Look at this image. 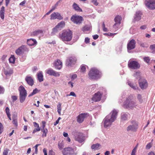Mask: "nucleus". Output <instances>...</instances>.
<instances>
[{"label": "nucleus", "mask_w": 155, "mask_h": 155, "mask_svg": "<svg viewBox=\"0 0 155 155\" xmlns=\"http://www.w3.org/2000/svg\"><path fill=\"white\" fill-rule=\"evenodd\" d=\"M72 32L70 30H64L60 33L59 37L63 41H69L72 38Z\"/></svg>", "instance_id": "obj_1"}, {"label": "nucleus", "mask_w": 155, "mask_h": 155, "mask_svg": "<svg viewBox=\"0 0 155 155\" xmlns=\"http://www.w3.org/2000/svg\"><path fill=\"white\" fill-rule=\"evenodd\" d=\"M136 102L134 100L132 96L127 98L124 103V106L126 108L133 109L137 106Z\"/></svg>", "instance_id": "obj_2"}, {"label": "nucleus", "mask_w": 155, "mask_h": 155, "mask_svg": "<svg viewBox=\"0 0 155 155\" xmlns=\"http://www.w3.org/2000/svg\"><path fill=\"white\" fill-rule=\"evenodd\" d=\"M19 91V99L20 102L23 103L25 100L27 96V91L22 86H21L18 88Z\"/></svg>", "instance_id": "obj_3"}, {"label": "nucleus", "mask_w": 155, "mask_h": 155, "mask_svg": "<svg viewBox=\"0 0 155 155\" xmlns=\"http://www.w3.org/2000/svg\"><path fill=\"white\" fill-rule=\"evenodd\" d=\"M99 71L95 68H92L90 71L88 75L90 78L96 79L99 77Z\"/></svg>", "instance_id": "obj_4"}, {"label": "nucleus", "mask_w": 155, "mask_h": 155, "mask_svg": "<svg viewBox=\"0 0 155 155\" xmlns=\"http://www.w3.org/2000/svg\"><path fill=\"white\" fill-rule=\"evenodd\" d=\"M117 113V111L116 110L114 109L105 117L113 122L116 119Z\"/></svg>", "instance_id": "obj_5"}, {"label": "nucleus", "mask_w": 155, "mask_h": 155, "mask_svg": "<svg viewBox=\"0 0 155 155\" xmlns=\"http://www.w3.org/2000/svg\"><path fill=\"white\" fill-rule=\"evenodd\" d=\"M144 4L149 9H155V0H145Z\"/></svg>", "instance_id": "obj_6"}, {"label": "nucleus", "mask_w": 155, "mask_h": 155, "mask_svg": "<svg viewBox=\"0 0 155 155\" xmlns=\"http://www.w3.org/2000/svg\"><path fill=\"white\" fill-rule=\"evenodd\" d=\"M71 20L74 23L78 24L82 23L83 18L81 16L73 15L71 18Z\"/></svg>", "instance_id": "obj_7"}, {"label": "nucleus", "mask_w": 155, "mask_h": 155, "mask_svg": "<svg viewBox=\"0 0 155 155\" xmlns=\"http://www.w3.org/2000/svg\"><path fill=\"white\" fill-rule=\"evenodd\" d=\"M128 65L129 68L133 69H137L140 67V65L138 62L134 61L129 60Z\"/></svg>", "instance_id": "obj_8"}, {"label": "nucleus", "mask_w": 155, "mask_h": 155, "mask_svg": "<svg viewBox=\"0 0 155 155\" xmlns=\"http://www.w3.org/2000/svg\"><path fill=\"white\" fill-rule=\"evenodd\" d=\"M62 153L64 155H75L74 149L70 147L64 148Z\"/></svg>", "instance_id": "obj_9"}, {"label": "nucleus", "mask_w": 155, "mask_h": 155, "mask_svg": "<svg viewBox=\"0 0 155 155\" xmlns=\"http://www.w3.org/2000/svg\"><path fill=\"white\" fill-rule=\"evenodd\" d=\"M76 61L77 59L75 57H69L66 60V65L67 66L71 67L75 64Z\"/></svg>", "instance_id": "obj_10"}, {"label": "nucleus", "mask_w": 155, "mask_h": 155, "mask_svg": "<svg viewBox=\"0 0 155 155\" xmlns=\"http://www.w3.org/2000/svg\"><path fill=\"white\" fill-rule=\"evenodd\" d=\"M136 41L135 40L133 39L130 40L127 43V49L128 52H129V51L133 49L135 47Z\"/></svg>", "instance_id": "obj_11"}, {"label": "nucleus", "mask_w": 155, "mask_h": 155, "mask_svg": "<svg viewBox=\"0 0 155 155\" xmlns=\"http://www.w3.org/2000/svg\"><path fill=\"white\" fill-rule=\"evenodd\" d=\"M139 84L140 87L142 89H146L148 85L147 80L144 79H141L139 81Z\"/></svg>", "instance_id": "obj_12"}, {"label": "nucleus", "mask_w": 155, "mask_h": 155, "mask_svg": "<svg viewBox=\"0 0 155 155\" xmlns=\"http://www.w3.org/2000/svg\"><path fill=\"white\" fill-rule=\"evenodd\" d=\"M75 139L76 141L80 143H81L85 140L84 137L82 133H78L75 137Z\"/></svg>", "instance_id": "obj_13"}, {"label": "nucleus", "mask_w": 155, "mask_h": 155, "mask_svg": "<svg viewBox=\"0 0 155 155\" xmlns=\"http://www.w3.org/2000/svg\"><path fill=\"white\" fill-rule=\"evenodd\" d=\"M47 74L51 76H53L55 77H58L60 74L58 72H57L51 69H49L47 70L46 71Z\"/></svg>", "instance_id": "obj_14"}, {"label": "nucleus", "mask_w": 155, "mask_h": 155, "mask_svg": "<svg viewBox=\"0 0 155 155\" xmlns=\"http://www.w3.org/2000/svg\"><path fill=\"white\" fill-rule=\"evenodd\" d=\"M4 72L7 76H10L13 73V69L8 66H7L5 68H4Z\"/></svg>", "instance_id": "obj_15"}, {"label": "nucleus", "mask_w": 155, "mask_h": 155, "mask_svg": "<svg viewBox=\"0 0 155 155\" xmlns=\"http://www.w3.org/2000/svg\"><path fill=\"white\" fill-rule=\"evenodd\" d=\"M63 18L61 17L60 14L58 12H54L51 15V20L56 19L61 20Z\"/></svg>", "instance_id": "obj_16"}, {"label": "nucleus", "mask_w": 155, "mask_h": 155, "mask_svg": "<svg viewBox=\"0 0 155 155\" xmlns=\"http://www.w3.org/2000/svg\"><path fill=\"white\" fill-rule=\"evenodd\" d=\"M87 113H82L77 117V121L79 123H82L84 121V118L87 117Z\"/></svg>", "instance_id": "obj_17"}, {"label": "nucleus", "mask_w": 155, "mask_h": 155, "mask_svg": "<svg viewBox=\"0 0 155 155\" xmlns=\"http://www.w3.org/2000/svg\"><path fill=\"white\" fill-rule=\"evenodd\" d=\"M101 96L102 94L100 92H98L94 94L92 99V100L95 102L99 101L101 99Z\"/></svg>", "instance_id": "obj_18"}, {"label": "nucleus", "mask_w": 155, "mask_h": 155, "mask_svg": "<svg viewBox=\"0 0 155 155\" xmlns=\"http://www.w3.org/2000/svg\"><path fill=\"white\" fill-rule=\"evenodd\" d=\"M104 126L105 128L110 127L112 125L113 122L105 117L103 121Z\"/></svg>", "instance_id": "obj_19"}, {"label": "nucleus", "mask_w": 155, "mask_h": 155, "mask_svg": "<svg viewBox=\"0 0 155 155\" xmlns=\"http://www.w3.org/2000/svg\"><path fill=\"white\" fill-rule=\"evenodd\" d=\"M137 124L135 123L132 125H130L128 126L127 128V131H135L137 129Z\"/></svg>", "instance_id": "obj_20"}, {"label": "nucleus", "mask_w": 155, "mask_h": 155, "mask_svg": "<svg viewBox=\"0 0 155 155\" xmlns=\"http://www.w3.org/2000/svg\"><path fill=\"white\" fill-rule=\"evenodd\" d=\"M54 65L55 68L58 70L60 69L62 66V62L59 59H57L56 61H55Z\"/></svg>", "instance_id": "obj_21"}, {"label": "nucleus", "mask_w": 155, "mask_h": 155, "mask_svg": "<svg viewBox=\"0 0 155 155\" xmlns=\"http://www.w3.org/2000/svg\"><path fill=\"white\" fill-rule=\"evenodd\" d=\"M25 48V47L24 45H22L17 49L15 51V52L18 55H20L24 52Z\"/></svg>", "instance_id": "obj_22"}, {"label": "nucleus", "mask_w": 155, "mask_h": 155, "mask_svg": "<svg viewBox=\"0 0 155 155\" xmlns=\"http://www.w3.org/2000/svg\"><path fill=\"white\" fill-rule=\"evenodd\" d=\"M25 80L28 84L30 86H32L34 84V81L31 77L27 76L25 78Z\"/></svg>", "instance_id": "obj_23"}, {"label": "nucleus", "mask_w": 155, "mask_h": 155, "mask_svg": "<svg viewBox=\"0 0 155 155\" xmlns=\"http://www.w3.org/2000/svg\"><path fill=\"white\" fill-rule=\"evenodd\" d=\"M43 35V31L41 30H37L35 31L31 34V36H34L38 35L42 36Z\"/></svg>", "instance_id": "obj_24"}, {"label": "nucleus", "mask_w": 155, "mask_h": 155, "mask_svg": "<svg viewBox=\"0 0 155 155\" xmlns=\"http://www.w3.org/2000/svg\"><path fill=\"white\" fill-rule=\"evenodd\" d=\"M142 15V13L140 11H137L135 14L134 19L135 20L139 21L140 20L141 18V15Z\"/></svg>", "instance_id": "obj_25"}, {"label": "nucleus", "mask_w": 155, "mask_h": 155, "mask_svg": "<svg viewBox=\"0 0 155 155\" xmlns=\"http://www.w3.org/2000/svg\"><path fill=\"white\" fill-rule=\"evenodd\" d=\"M27 43L29 45H33L36 44L37 41L35 39L31 38L27 40Z\"/></svg>", "instance_id": "obj_26"}, {"label": "nucleus", "mask_w": 155, "mask_h": 155, "mask_svg": "<svg viewBox=\"0 0 155 155\" xmlns=\"http://www.w3.org/2000/svg\"><path fill=\"white\" fill-rule=\"evenodd\" d=\"M73 8L76 11L78 12H81L82 11L78 5L76 3H74L72 5Z\"/></svg>", "instance_id": "obj_27"}, {"label": "nucleus", "mask_w": 155, "mask_h": 155, "mask_svg": "<svg viewBox=\"0 0 155 155\" xmlns=\"http://www.w3.org/2000/svg\"><path fill=\"white\" fill-rule=\"evenodd\" d=\"M37 77L39 82H41L43 81V76L42 71H40L38 73Z\"/></svg>", "instance_id": "obj_28"}, {"label": "nucleus", "mask_w": 155, "mask_h": 155, "mask_svg": "<svg viewBox=\"0 0 155 155\" xmlns=\"http://www.w3.org/2000/svg\"><path fill=\"white\" fill-rule=\"evenodd\" d=\"M65 22L64 21H61L60 22L58 23V24L56 26L59 30L62 28L65 25Z\"/></svg>", "instance_id": "obj_29"}, {"label": "nucleus", "mask_w": 155, "mask_h": 155, "mask_svg": "<svg viewBox=\"0 0 155 155\" xmlns=\"http://www.w3.org/2000/svg\"><path fill=\"white\" fill-rule=\"evenodd\" d=\"M5 12V7L4 6H2L0 11V17L2 19H3L4 18Z\"/></svg>", "instance_id": "obj_30"}, {"label": "nucleus", "mask_w": 155, "mask_h": 155, "mask_svg": "<svg viewBox=\"0 0 155 155\" xmlns=\"http://www.w3.org/2000/svg\"><path fill=\"white\" fill-rule=\"evenodd\" d=\"M121 19L122 18L120 16L117 15L115 17L114 20L115 23L120 24Z\"/></svg>", "instance_id": "obj_31"}, {"label": "nucleus", "mask_w": 155, "mask_h": 155, "mask_svg": "<svg viewBox=\"0 0 155 155\" xmlns=\"http://www.w3.org/2000/svg\"><path fill=\"white\" fill-rule=\"evenodd\" d=\"M100 144L98 143H97L96 144H93L91 146V148L92 149L94 150H98L99 147L100 146Z\"/></svg>", "instance_id": "obj_32"}, {"label": "nucleus", "mask_w": 155, "mask_h": 155, "mask_svg": "<svg viewBox=\"0 0 155 155\" xmlns=\"http://www.w3.org/2000/svg\"><path fill=\"white\" fill-rule=\"evenodd\" d=\"M41 130L43 132L42 137H46L48 132V129L47 128H45V129H41Z\"/></svg>", "instance_id": "obj_33"}, {"label": "nucleus", "mask_w": 155, "mask_h": 155, "mask_svg": "<svg viewBox=\"0 0 155 155\" xmlns=\"http://www.w3.org/2000/svg\"><path fill=\"white\" fill-rule=\"evenodd\" d=\"M60 30L56 26L52 30V31L51 32V35H53L56 33L58 32V31Z\"/></svg>", "instance_id": "obj_34"}, {"label": "nucleus", "mask_w": 155, "mask_h": 155, "mask_svg": "<svg viewBox=\"0 0 155 155\" xmlns=\"http://www.w3.org/2000/svg\"><path fill=\"white\" fill-rule=\"evenodd\" d=\"M139 44L140 46L142 47L147 48L148 47V44L145 42L140 41L139 42Z\"/></svg>", "instance_id": "obj_35"}, {"label": "nucleus", "mask_w": 155, "mask_h": 155, "mask_svg": "<svg viewBox=\"0 0 155 155\" xmlns=\"http://www.w3.org/2000/svg\"><path fill=\"white\" fill-rule=\"evenodd\" d=\"M128 84L130 87H131L134 90H136L138 88V87L135 84H133V83L131 82L129 83Z\"/></svg>", "instance_id": "obj_36"}, {"label": "nucleus", "mask_w": 155, "mask_h": 155, "mask_svg": "<svg viewBox=\"0 0 155 155\" xmlns=\"http://www.w3.org/2000/svg\"><path fill=\"white\" fill-rule=\"evenodd\" d=\"M9 61L10 63L14 64L15 62V57L14 55H12L9 59Z\"/></svg>", "instance_id": "obj_37"}, {"label": "nucleus", "mask_w": 155, "mask_h": 155, "mask_svg": "<svg viewBox=\"0 0 155 155\" xmlns=\"http://www.w3.org/2000/svg\"><path fill=\"white\" fill-rule=\"evenodd\" d=\"M127 115L126 114H121V120H126L127 119Z\"/></svg>", "instance_id": "obj_38"}, {"label": "nucleus", "mask_w": 155, "mask_h": 155, "mask_svg": "<svg viewBox=\"0 0 155 155\" xmlns=\"http://www.w3.org/2000/svg\"><path fill=\"white\" fill-rule=\"evenodd\" d=\"M38 91V89H37V88L33 90V92L29 95L28 97H30L32 96L33 95L37 93Z\"/></svg>", "instance_id": "obj_39"}, {"label": "nucleus", "mask_w": 155, "mask_h": 155, "mask_svg": "<svg viewBox=\"0 0 155 155\" xmlns=\"http://www.w3.org/2000/svg\"><path fill=\"white\" fill-rule=\"evenodd\" d=\"M120 25V24L118 23L117 24L115 23L113 25V28L114 30L115 31L117 30L118 29Z\"/></svg>", "instance_id": "obj_40"}, {"label": "nucleus", "mask_w": 155, "mask_h": 155, "mask_svg": "<svg viewBox=\"0 0 155 155\" xmlns=\"http://www.w3.org/2000/svg\"><path fill=\"white\" fill-rule=\"evenodd\" d=\"M61 104L60 103H59L57 105V111L60 115H61Z\"/></svg>", "instance_id": "obj_41"}, {"label": "nucleus", "mask_w": 155, "mask_h": 155, "mask_svg": "<svg viewBox=\"0 0 155 155\" xmlns=\"http://www.w3.org/2000/svg\"><path fill=\"white\" fill-rule=\"evenodd\" d=\"M90 29V27L88 25H86L82 28V30L83 31L85 32L89 30Z\"/></svg>", "instance_id": "obj_42"}, {"label": "nucleus", "mask_w": 155, "mask_h": 155, "mask_svg": "<svg viewBox=\"0 0 155 155\" xmlns=\"http://www.w3.org/2000/svg\"><path fill=\"white\" fill-rule=\"evenodd\" d=\"M150 48L152 52L155 53V44L150 45Z\"/></svg>", "instance_id": "obj_43"}, {"label": "nucleus", "mask_w": 155, "mask_h": 155, "mask_svg": "<svg viewBox=\"0 0 155 155\" xmlns=\"http://www.w3.org/2000/svg\"><path fill=\"white\" fill-rule=\"evenodd\" d=\"M134 76L137 79H138L140 77L139 72H136L134 74Z\"/></svg>", "instance_id": "obj_44"}, {"label": "nucleus", "mask_w": 155, "mask_h": 155, "mask_svg": "<svg viewBox=\"0 0 155 155\" xmlns=\"http://www.w3.org/2000/svg\"><path fill=\"white\" fill-rule=\"evenodd\" d=\"M144 61L146 62L147 63L149 64L150 59L149 58V57H145L143 58Z\"/></svg>", "instance_id": "obj_45"}, {"label": "nucleus", "mask_w": 155, "mask_h": 155, "mask_svg": "<svg viewBox=\"0 0 155 155\" xmlns=\"http://www.w3.org/2000/svg\"><path fill=\"white\" fill-rule=\"evenodd\" d=\"M12 123L15 125L17 127L18 126V122L17 119H15V118H13L12 119Z\"/></svg>", "instance_id": "obj_46"}, {"label": "nucleus", "mask_w": 155, "mask_h": 155, "mask_svg": "<svg viewBox=\"0 0 155 155\" xmlns=\"http://www.w3.org/2000/svg\"><path fill=\"white\" fill-rule=\"evenodd\" d=\"M137 98L138 99V100L139 101V102L140 103H141L142 102L143 100L142 99L141 96L140 94H138L137 96Z\"/></svg>", "instance_id": "obj_47"}, {"label": "nucleus", "mask_w": 155, "mask_h": 155, "mask_svg": "<svg viewBox=\"0 0 155 155\" xmlns=\"http://www.w3.org/2000/svg\"><path fill=\"white\" fill-rule=\"evenodd\" d=\"M3 131V127L2 124L0 123V134H1Z\"/></svg>", "instance_id": "obj_48"}, {"label": "nucleus", "mask_w": 155, "mask_h": 155, "mask_svg": "<svg viewBox=\"0 0 155 155\" xmlns=\"http://www.w3.org/2000/svg\"><path fill=\"white\" fill-rule=\"evenodd\" d=\"M58 146L60 150H61L64 147L63 144L61 143H59L58 144Z\"/></svg>", "instance_id": "obj_49"}, {"label": "nucleus", "mask_w": 155, "mask_h": 155, "mask_svg": "<svg viewBox=\"0 0 155 155\" xmlns=\"http://www.w3.org/2000/svg\"><path fill=\"white\" fill-rule=\"evenodd\" d=\"M5 110L7 115L10 114L9 112L10 110L8 107H7L6 108Z\"/></svg>", "instance_id": "obj_50"}, {"label": "nucleus", "mask_w": 155, "mask_h": 155, "mask_svg": "<svg viewBox=\"0 0 155 155\" xmlns=\"http://www.w3.org/2000/svg\"><path fill=\"white\" fill-rule=\"evenodd\" d=\"M5 90L4 88L0 86V94H3Z\"/></svg>", "instance_id": "obj_51"}, {"label": "nucleus", "mask_w": 155, "mask_h": 155, "mask_svg": "<svg viewBox=\"0 0 155 155\" xmlns=\"http://www.w3.org/2000/svg\"><path fill=\"white\" fill-rule=\"evenodd\" d=\"M41 130L40 128H35L33 130L32 133L35 134V132L37 131H39Z\"/></svg>", "instance_id": "obj_52"}, {"label": "nucleus", "mask_w": 155, "mask_h": 155, "mask_svg": "<svg viewBox=\"0 0 155 155\" xmlns=\"http://www.w3.org/2000/svg\"><path fill=\"white\" fill-rule=\"evenodd\" d=\"M42 125L41 127L42 128L41 129H45V126L46 122L45 121H43L42 122Z\"/></svg>", "instance_id": "obj_53"}, {"label": "nucleus", "mask_w": 155, "mask_h": 155, "mask_svg": "<svg viewBox=\"0 0 155 155\" xmlns=\"http://www.w3.org/2000/svg\"><path fill=\"white\" fill-rule=\"evenodd\" d=\"M8 150L7 149H5L3 153V155H7L8 153Z\"/></svg>", "instance_id": "obj_54"}, {"label": "nucleus", "mask_w": 155, "mask_h": 155, "mask_svg": "<svg viewBox=\"0 0 155 155\" xmlns=\"http://www.w3.org/2000/svg\"><path fill=\"white\" fill-rule=\"evenodd\" d=\"M86 70V68L85 66L84 65H82L81 66V71L82 72L85 71Z\"/></svg>", "instance_id": "obj_55"}, {"label": "nucleus", "mask_w": 155, "mask_h": 155, "mask_svg": "<svg viewBox=\"0 0 155 155\" xmlns=\"http://www.w3.org/2000/svg\"><path fill=\"white\" fill-rule=\"evenodd\" d=\"M34 126L36 128H40L39 124L35 122H33Z\"/></svg>", "instance_id": "obj_56"}, {"label": "nucleus", "mask_w": 155, "mask_h": 155, "mask_svg": "<svg viewBox=\"0 0 155 155\" xmlns=\"http://www.w3.org/2000/svg\"><path fill=\"white\" fill-rule=\"evenodd\" d=\"M92 2L94 5L97 6L98 5V3L97 2V0H92Z\"/></svg>", "instance_id": "obj_57"}, {"label": "nucleus", "mask_w": 155, "mask_h": 155, "mask_svg": "<svg viewBox=\"0 0 155 155\" xmlns=\"http://www.w3.org/2000/svg\"><path fill=\"white\" fill-rule=\"evenodd\" d=\"M12 99L13 101L14 102L17 99V97L15 96H12Z\"/></svg>", "instance_id": "obj_58"}, {"label": "nucleus", "mask_w": 155, "mask_h": 155, "mask_svg": "<svg viewBox=\"0 0 155 155\" xmlns=\"http://www.w3.org/2000/svg\"><path fill=\"white\" fill-rule=\"evenodd\" d=\"M90 39L88 38H86L85 39V42L86 43H88L89 42Z\"/></svg>", "instance_id": "obj_59"}, {"label": "nucleus", "mask_w": 155, "mask_h": 155, "mask_svg": "<svg viewBox=\"0 0 155 155\" xmlns=\"http://www.w3.org/2000/svg\"><path fill=\"white\" fill-rule=\"evenodd\" d=\"M151 147V145L150 143H148L146 146V148L148 149H150Z\"/></svg>", "instance_id": "obj_60"}, {"label": "nucleus", "mask_w": 155, "mask_h": 155, "mask_svg": "<svg viewBox=\"0 0 155 155\" xmlns=\"http://www.w3.org/2000/svg\"><path fill=\"white\" fill-rule=\"evenodd\" d=\"M93 37L94 39L96 40L98 38L99 36L97 35H93Z\"/></svg>", "instance_id": "obj_61"}, {"label": "nucleus", "mask_w": 155, "mask_h": 155, "mask_svg": "<svg viewBox=\"0 0 155 155\" xmlns=\"http://www.w3.org/2000/svg\"><path fill=\"white\" fill-rule=\"evenodd\" d=\"M70 96H73L75 97H76V94L73 92H71L70 94Z\"/></svg>", "instance_id": "obj_62"}, {"label": "nucleus", "mask_w": 155, "mask_h": 155, "mask_svg": "<svg viewBox=\"0 0 155 155\" xmlns=\"http://www.w3.org/2000/svg\"><path fill=\"white\" fill-rule=\"evenodd\" d=\"M54 152L52 150H49V155H54Z\"/></svg>", "instance_id": "obj_63"}, {"label": "nucleus", "mask_w": 155, "mask_h": 155, "mask_svg": "<svg viewBox=\"0 0 155 155\" xmlns=\"http://www.w3.org/2000/svg\"><path fill=\"white\" fill-rule=\"evenodd\" d=\"M43 153H44L45 155H47V150L46 148H44L43 149Z\"/></svg>", "instance_id": "obj_64"}]
</instances>
